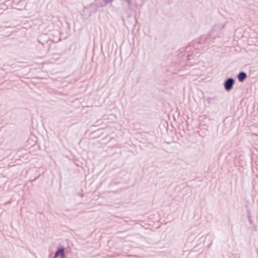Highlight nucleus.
Instances as JSON below:
<instances>
[{"label":"nucleus","mask_w":258,"mask_h":258,"mask_svg":"<svg viewBox=\"0 0 258 258\" xmlns=\"http://www.w3.org/2000/svg\"><path fill=\"white\" fill-rule=\"evenodd\" d=\"M235 80L233 78H228L224 82V87L226 91H230L233 87Z\"/></svg>","instance_id":"1"},{"label":"nucleus","mask_w":258,"mask_h":258,"mask_svg":"<svg viewBox=\"0 0 258 258\" xmlns=\"http://www.w3.org/2000/svg\"><path fill=\"white\" fill-rule=\"evenodd\" d=\"M65 249L63 247H60L57 248L55 252V254L53 258H56L59 256L60 258H65L64 254Z\"/></svg>","instance_id":"2"},{"label":"nucleus","mask_w":258,"mask_h":258,"mask_svg":"<svg viewBox=\"0 0 258 258\" xmlns=\"http://www.w3.org/2000/svg\"><path fill=\"white\" fill-rule=\"evenodd\" d=\"M237 77L240 82H243L247 78V74L244 72H240L237 75Z\"/></svg>","instance_id":"3"},{"label":"nucleus","mask_w":258,"mask_h":258,"mask_svg":"<svg viewBox=\"0 0 258 258\" xmlns=\"http://www.w3.org/2000/svg\"><path fill=\"white\" fill-rule=\"evenodd\" d=\"M214 38H213L211 35L204 36L201 38V41L210 43L213 41Z\"/></svg>","instance_id":"4"},{"label":"nucleus","mask_w":258,"mask_h":258,"mask_svg":"<svg viewBox=\"0 0 258 258\" xmlns=\"http://www.w3.org/2000/svg\"><path fill=\"white\" fill-rule=\"evenodd\" d=\"M206 100L209 104H214L215 101H217V98L216 96L214 97H208L206 98Z\"/></svg>","instance_id":"5"},{"label":"nucleus","mask_w":258,"mask_h":258,"mask_svg":"<svg viewBox=\"0 0 258 258\" xmlns=\"http://www.w3.org/2000/svg\"><path fill=\"white\" fill-rule=\"evenodd\" d=\"M224 27V24H216L215 27H214V30L215 31H217V30H220L221 29H222Z\"/></svg>","instance_id":"6"},{"label":"nucleus","mask_w":258,"mask_h":258,"mask_svg":"<svg viewBox=\"0 0 258 258\" xmlns=\"http://www.w3.org/2000/svg\"><path fill=\"white\" fill-rule=\"evenodd\" d=\"M127 2H128V3H129V4L130 3V1H127Z\"/></svg>","instance_id":"7"}]
</instances>
